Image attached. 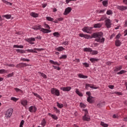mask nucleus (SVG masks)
Here are the masks:
<instances>
[{
	"label": "nucleus",
	"instance_id": "f257e3e1",
	"mask_svg": "<svg viewBox=\"0 0 127 127\" xmlns=\"http://www.w3.org/2000/svg\"><path fill=\"white\" fill-rule=\"evenodd\" d=\"M104 33L102 32H95L91 34V36L90 35H84V38L86 39H92V38H95L94 41L96 42H99V43H102L104 44L105 42V38H103Z\"/></svg>",
	"mask_w": 127,
	"mask_h": 127
},
{
	"label": "nucleus",
	"instance_id": "f03ea898",
	"mask_svg": "<svg viewBox=\"0 0 127 127\" xmlns=\"http://www.w3.org/2000/svg\"><path fill=\"white\" fill-rule=\"evenodd\" d=\"M33 29H34V30H40V31H42L43 33H49V32H51V30L42 28L41 25H35L33 27Z\"/></svg>",
	"mask_w": 127,
	"mask_h": 127
},
{
	"label": "nucleus",
	"instance_id": "7ed1b4c3",
	"mask_svg": "<svg viewBox=\"0 0 127 127\" xmlns=\"http://www.w3.org/2000/svg\"><path fill=\"white\" fill-rule=\"evenodd\" d=\"M83 111L85 112L84 116L82 117L83 121H84L85 122H90V120H91V118L88 115V110L83 109Z\"/></svg>",
	"mask_w": 127,
	"mask_h": 127
},
{
	"label": "nucleus",
	"instance_id": "20e7f679",
	"mask_svg": "<svg viewBox=\"0 0 127 127\" xmlns=\"http://www.w3.org/2000/svg\"><path fill=\"white\" fill-rule=\"evenodd\" d=\"M51 92L53 95H54L55 96H57V97H59V96H60V91L59 90L53 88L51 89Z\"/></svg>",
	"mask_w": 127,
	"mask_h": 127
},
{
	"label": "nucleus",
	"instance_id": "39448f33",
	"mask_svg": "<svg viewBox=\"0 0 127 127\" xmlns=\"http://www.w3.org/2000/svg\"><path fill=\"white\" fill-rule=\"evenodd\" d=\"M92 29H93V27H85L82 29V30L84 32H86V33H89V34H91V33H92Z\"/></svg>",
	"mask_w": 127,
	"mask_h": 127
},
{
	"label": "nucleus",
	"instance_id": "423d86ee",
	"mask_svg": "<svg viewBox=\"0 0 127 127\" xmlns=\"http://www.w3.org/2000/svg\"><path fill=\"white\" fill-rule=\"evenodd\" d=\"M13 112V109H9L5 114V116L6 118H10L11 117V115H12V113Z\"/></svg>",
	"mask_w": 127,
	"mask_h": 127
},
{
	"label": "nucleus",
	"instance_id": "0eeeda50",
	"mask_svg": "<svg viewBox=\"0 0 127 127\" xmlns=\"http://www.w3.org/2000/svg\"><path fill=\"white\" fill-rule=\"evenodd\" d=\"M105 25L107 28H111V25H112V23L110 19H107L105 20Z\"/></svg>",
	"mask_w": 127,
	"mask_h": 127
},
{
	"label": "nucleus",
	"instance_id": "6e6552de",
	"mask_svg": "<svg viewBox=\"0 0 127 127\" xmlns=\"http://www.w3.org/2000/svg\"><path fill=\"white\" fill-rule=\"evenodd\" d=\"M72 10V8L71 7H68L66 8H65L64 12V15H67V14H69L70 12H71V11Z\"/></svg>",
	"mask_w": 127,
	"mask_h": 127
},
{
	"label": "nucleus",
	"instance_id": "1a4fd4ad",
	"mask_svg": "<svg viewBox=\"0 0 127 127\" xmlns=\"http://www.w3.org/2000/svg\"><path fill=\"white\" fill-rule=\"evenodd\" d=\"M25 66H29V64H26L25 63H21L16 65V68H23Z\"/></svg>",
	"mask_w": 127,
	"mask_h": 127
},
{
	"label": "nucleus",
	"instance_id": "9d476101",
	"mask_svg": "<svg viewBox=\"0 0 127 127\" xmlns=\"http://www.w3.org/2000/svg\"><path fill=\"white\" fill-rule=\"evenodd\" d=\"M72 88L71 86H67L66 87H61V90H62L64 92H69L70 90H71Z\"/></svg>",
	"mask_w": 127,
	"mask_h": 127
},
{
	"label": "nucleus",
	"instance_id": "9b49d317",
	"mask_svg": "<svg viewBox=\"0 0 127 127\" xmlns=\"http://www.w3.org/2000/svg\"><path fill=\"white\" fill-rule=\"evenodd\" d=\"M94 97L92 96H88L87 99V101L89 104H93V103H95V100H93Z\"/></svg>",
	"mask_w": 127,
	"mask_h": 127
},
{
	"label": "nucleus",
	"instance_id": "f8f14e48",
	"mask_svg": "<svg viewBox=\"0 0 127 127\" xmlns=\"http://www.w3.org/2000/svg\"><path fill=\"white\" fill-rule=\"evenodd\" d=\"M29 111L30 113H35L37 111V108L35 106H31L29 108Z\"/></svg>",
	"mask_w": 127,
	"mask_h": 127
},
{
	"label": "nucleus",
	"instance_id": "ddd939ff",
	"mask_svg": "<svg viewBox=\"0 0 127 127\" xmlns=\"http://www.w3.org/2000/svg\"><path fill=\"white\" fill-rule=\"evenodd\" d=\"M26 41H27V42H29L30 44H34V43L32 42V41H35V38H28L26 40Z\"/></svg>",
	"mask_w": 127,
	"mask_h": 127
},
{
	"label": "nucleus",
	"instance_id": "4468645a",
	"mask_svg": "<svg viewBox=\"0 0 127 127\" xmlns=\"http://www.w3.org/2000/svg\"><path fill=\"white\" fill-rule=\"evenodd\" d=\"M117 7L118 9H120V10H122V11H124V10H126V9H127V6H118Z\"/></svg>",
	"mask_w": 127,
	"mask_h": 127
},
{
	"label": "nucleus",
	"instance_id": "2eb2a0df",
	"mask_svg": "<svg viewBox=\"0 0 127 127\" xmlns=\"http://www.w3.org/2000/svg\"><path fill=\"white\" fill-rule=\"evenodd\" d=\"M122 68H123V66H122V65H120L118 66H115L114 71H115V72H118V71H120V70H122Z\"/></svg>",
	"mask_w": 127,
	"mask_h": 127
},
{
	"label": "nucleus",
	"instance_id": "dca6fc26",
	"mask_svg": "<svg viewBox=\"0 0 127 127\" xmlns=\"http://www.w3.org/2000/svg\"><path fill=\"white\" fill-rule=\"evenodd\" d=\"M90 87L91 89H97L98 87H94L93 85H91L90 84H86L85 85V89H88Z\"/></svg>",
	"mask_w": 127,
	"mask_h": 127
},
{
	"label": "nucleus",
	"instance_id": "f3484780",
	"mask_svg": "<svg viewBox=\"0 0 127 127\" xmlns=\"http://www.w3.org/2000/svg\"><path fill=\"white\" fill-rule=\"evenodd\" d=\"M93 27L94 28H100V27H102V24L101 23L94 24Z\"/></svg>",
	"mask_w": 127,
	"mask_h": 127
},
{
	"label": "nucleus",
	"instance_id": "a211bd4d",
	"mask_svg": "<svg viewBox=\"0 0 127 127\" xmlns=\"http://www.w3.org/2000/svg\"><path fill=\"white\" fill-rule=\"evenodd\" d=\"M78 76L79 78H82V79H87V78H88V76L84 75L81 73L78 74Z\"/></svg>",
	"mask_w": 127,
	"mask_h": 127
},
{
	"label": "nucleus",
	"instance_id": "6ab92c4d",
	"mask_svg": "<svg viewBox=\"0 0 127 127\" xmlns=\"http://www.w3.org/2000/svg\"><path fill=\"white\" fill-rule=\"evenodd\" d=\"M56 50L60 52L61 51H63V50H65V48H64L63 47H59L56 48Z\"/></svg>",
	"mask_w": 127,
	"mask_h": 127
},
{
	"label": "nucleus",
	"instance_id": "aec40b11",
	"mask_svg": "<svg viewBox=\"0 0 127 127\" xmlns=\"http://www.w3.org/2000/svg\"><path fill=\"white\" fill-rule=\"evenodd\" d=\"M84 52H92L93 50L90 48H85L83 49Z\"/></svg>",
	"mask_w": 127,
	"mask_h": 127
},
{
	"label": "nucleus",
	"instance_id": "412c9836",
	"mask_svg": "<svg viewBox=\"0 0 127 127\" xmlns=\"http://www.w3.org/2000/svg\"><path fill=\"white\" fill-rule=\"evenodd\" d=\"M75 93H76V94L78 95V96H79V97H83V93H81L80 91H79V89H76V91H75Z\"/></svg>",
	"mask_w": 127,
	"mask_h": 127
},
{
	"label": "nucleus",
	"instance_id": "4be33fe9",
	"mask_svg": "<svg viewBox=\"0 0 127 127\" xmlns=\"http://www.w3.org/2000/svg\"><path fill=\"white\" fill-rule=\"evenodd\" d=\"M105 106V102H100L97 104V107L99 108H102V107H104Z\"/></svg>",
	"mask_w": 127,
	"mask_h": 127
},
{
	"label": "nucleus",
	"instance_id": "5701e85b",
	"mask_svg": "<svg viewBox=\"0 0 127 127\" xmlns=\"http://www.w3.org/2000/svg\"><path fill=\"white\" fill-rule=\"evenodd\" d=\"M90 61H91L92 63H95V62H98V61H99V59H95V58H91L90 59Z\"/></svg>",
	"mask_w": 127,
	"mask_h": 127
},
{
	"label": "nucleus",
	"instance_id": "b1692460",
	"mask_svg": "<svg viewBox=\"0 0 127 127\" xmlns=\"http://www.w3.org/2000/svg\"><path fill=\"white\" fill-rule=\"evenodd\" d=\"M50 63H51V64H53L54 65H58V66L60 65V64H59L58 62H54L53 60H50Z\"/></svg>",
	"mask_w": 127,
	"mask_h": 127
},
{
	"label": "nucleus",
	"instance_id": "393cba45",
	"mask_svg": "<svg viewBox=\"0 0 127 127\" xmlns=\"http://www.w3.org/2000/svg\"><path fill=\"white\" fill-rule=\"evenodd\" d=\"M121 43L119 40H117L115 41L116 46H118V47L121 46Z\"/></svg>",
	"mask_w": 127,
	"mask_h": 127
},
{
	"label": "nucleus",
	"instance_id": "a878e982",
	"mask_svg": "<svg viewBox=\"0 0 127 127\" xmlns=\"http://www.w3.org/2000/svg\"><path fill=\"white\" fill-rule=\"evenodd\" d=\"M108 0H106L102 1V4L103 6H105L106 7L108 6Z\"/></svg>",
	"mask_w": 127,
	"mask_h": 127
},
{
	"label": "nucleus",
	"instance_id": "bb28decb",
	"mask_svg": "<svg viewBox=\"0 0 127 127\" xmlns=\"http://www.w3.org/2000/svg\"><path fill=\"white\" fill-rule=\"evenodd\" d=\"M49 116H51L52 119L54 120H57L58 119V117L54 115H52L51 113H49Z\"/></svg>",
	"mask_w": 127,
	"mask_h": 127
},
{
	"label": "nucleus",
	"instance_id": "cd10ccee",
	"mask_svg": "<svg viewBox=\"0 0 127 127\" xmlns=\"http://www.w3.org/2000/svg\"><path fill=\"white\" fill-rule=\"evenodd\" d=\"M100 125H101V126H102V127H109V125H108L107 124H105V123H104L103 122H101Z\"/></svg>",
	"mask_w": 127,
	"mask_h": 127
},
{
	"label": "nucleus",
	"instance_id": "c85d7f7f",
	"mask_svg": "<svg viewBox=\"0 0 127 127\" xmlns=\"http://www.w3.org/2000/svg\"><path fill=\"white\" fill-rule=\"evenodd\" d=\"M46 19L48 21H53V20H54V19L53 18H51L50 16L46 17Z\"/></svg>",
	"mask_w": 127,
	"mask_h": 127
},
{
	"label": "nucleus",
	"instance_id": "c756f323",
	"mask_svg": "<svg viewBox=\"0 0 127 127\" xmlns=\"http://www.w3.org/2000/svg\"><path fill=\"white\" fill-rule=\"evenodd\" d=\"M33 94L35 96V97H37V98H39V99H40V100H42V98L41 97V96H40V95H38L37 93L33 92Z\"/></svg>",
	"mask_w": 127,
	"mask_h": 127
},
{
	"label": "nucleus",
	"instance_id": "7c9ffc66",
	"mask_svg": "<svg viewBox=\"0 0 127 127\" xmlns=\"http://www.w3.org/2000/svg\"><path fill=\"white\" fill-rule=\"evenodd\" d=\"M21 104L24 106H26L27 105V101H26V100L22 101Z\"/></svg>",
	"mask_w": 127,
	"mask_h": 127
},
{
	"label": "nucleus",
	"instance_id": "2f4dec72",
	"mask_svg": "<svg viewBox=\"0 0 127 127\" xmlns=\"http://www.w3.org/2000/svg\"><path fill=\"white\" fill-rule=\"evenodd\" d=\"M26 51H27V52H30L31 53H37V52H36V51H34L33 50H26Z\"/></svg>",
	"mask_w": 127,
	"mask_h": 127
},
{
	"label": "nucleus",
	"instance_id": "473e14b6",
	"mask_svg": "<svg viewBox=\"0 0 127 127\" xmlns=\"http://www.w3.org/2000/svg\"><path fill=\"white\" fill-rule=\"evenodd\" d=\"M31 15L33 17H38V14H37V13H34V12H32L31 13Z\"/></svg>",
	"mask_w": 127,
	"mask_h": 127
},
{
	"label": "nucleus",
	"instance_id": "72a5a7b5",
	"mask_svg": "<svg viewBox=\"0 0 127 127\" xmlns=\"http://www.w3.org/2000/svg\"><path fill=\"white\" fill-rule=\"evenodd\" d=\"M39 74H41V76H42V77L44 78V79H47V76L43 73H42L41 72H39Z\"/></svg>",
	"mask_w": 127,
	"mask_h": 127
},
{
	"label": "nucleus",
	"instance_id": "f704fd0d",
	"mask_svg": "<svg viewBox=\"0 0 127 127\" xmlns=\"http://www.w3.org/2000/svg\"><path fill=\"white\" fill-rule=\"evenodd\" d=\"M53 35L56 37H59V36H60V34H59V32H56L53 33Z\"/></svg>",
	"mask_w": 127,
	"mask_h": 127
},
{
	"label": "nucleus",
	"instance_id": "c9c22d12",
	"mask_svg": "<svg viewBox=\"0 0 127 127\" xmlns=\"http://www.w3.org/2000/svg\"><path fill=\"white\" fill-rule=\"evenodd\" d=\"M57 107H58V108H60V109H62V108H63V107H64L63 104H59V102H57Z\"/></svg>",
	"mask_w": 127,
	"mask_h": 127
},
{
	"label": "nucleus",
	"instance_id": "e433bc0d",
	"mask_svg": "<svg viewBox=\"0 0 127 127\" xmlns=\"http://www.w3.org/2000/svg\"><path fill=\"white\" fill-rule=\"evenodd\" d=\"M2 1L3 2H4V3H5L6 4H9V5H12V3H10L5 0H3Z\"/></svg>",
	"mask_w": 127,
	"mask_h": 127
},
{
	"label": "nucleus",
	"instance_id": "4c0bfd02",
	"mask_svg": "<svg viewBox=\"0 0 127 127\" xmlns=\"http://www.w3.org/2000/svg\"><path fill=\"white\" fill-rule=\"evenodd\" d=\"M41 125L42 127H45V125H46V121H45V119H43Z\"/></svg>",
	"mask_w": 127,
	"mask_h": 127
},
{
	"label": "nucleus",
	"instance_id": "58836bf2",
	"mask_svg": "<svg viewBox=\"0 0 127 127\" xmlns=\"http://www.w3.org/2000/svg\"><path fill=\"white\" fill-rule=\"evenodd\" d=\"M126 70H121L120 72H118L117 74L118 75H122L123 74H124V73H126Z\"/></svg>",
	"mask_w": 127,
	"mask_h": 127
},
{
	"label": "nucleus",
	"instance_id": "ea45409f",
	"mask_svg": "<svg viewBox=\"0 0 127 127\" xmlns=\"http://www.w3.org/2000/svg\"><path fill=\"white\" fill-rule=\"evenodd\" d=\"M106 13L108 15H111V14L113 13V11H112L111 10H107Z\"/></svg>",
	"mask_w": 127,
	"mask_h": 127
},
{
	"label": "nucleus",
	"instance_id": "a19ab883",
	"mask_svg": "<svg viewBox=\"0 0 127 127\" xmlns=\"http://www.w3.org/2000/svg\"><path fill=\"white\" fill-rule=\"evenodd\" d=\"M3 16H4V17H5V18H6L7 19H9V18H11V15H8V14L5 15Z\"/></svg>",
	"mask_w": 127,
	"mask_h": 127
},
{
	"label": "nucleus",
	"instance_id": "79ce46f5",
	"mask_svg": "<svg viewBox=\"0 0 127 127\" xmlns=\"http://www.w3.org/2000/svg\"><path fill=\"white\" fill-rule=\"evenodd\" d=\"M20 61H24V62H29V61H30V60H29V59H21Z\"/></svg>",
	"mask_w": 127,
	"mask_h": 127
},
{
	"label": "nucleus",
	"instance_id": "37998d69",
	"mask_svg": "<svg viewBox=\"0 0 127 127\" xmlns=\"http://www.w3.org/2000/svg\"><path fill=\"white\" fill-rule=\"evenodd\" d=\"M10 100L11 101H13L14 102H16L17 101H18V99L15 98V97H11L10 98Z\"/></svg>",
	"mask_w": 127,
	"mask_h": 127
},
{
	"label": "nucleus",
	"instance_id": "c03bdc74",
	"mask_svg": "<svg viewBox=\"0 0 127 127\" xmlns=\"http://www.w3.org/2000/svg\"><path fill=\"white\" fill-rule=\"evenodd\" d=\"M14 90H15V91H16L17 93L18 92H20V93H22V90H21V89H19V88H14Z\"/></svg>",
	"mask_w": 127,
	"mask_h": 127
},
{
	"label": "nucleus",
	"instance_id": "a18cd8bd",
	"mask_svg": "<svg viewBox=\"0 0 127 127\" xmlns=\"http://www.w3.org/2000/svg\"><path fill=\"white\" fill-rule=\"evenodd\" d=\"M23 125H24V120H22L20 122L19 127H23Z\"/></svg>",
	"mask_w": 127,
	"mask_h": 127
},
{
	"label": "nucleus",
	"instance_id": "49530a36",
	"mask_svg": "<svg viewBox=\"0 0 127 127\" xmlns=\"http://www.w3.org/2000/svg\"><path fill=\"white\" fill-rule=\"evenodd\" d=\"M67 58L66 55H62V57L60 58V59H66Z\"/></svg>",
	"mask_w": 127,
	"mask_h": 127
},
{
	"label": "nucleus",
	"instance_id": "de8ad7c7",
	"mask_svg": "<svg viewBox=\"0 0 127 127\" xmlns=\"http://www.w3.org/2000/svg\"><path fill=\"white\" fill-rule=\"evenodd\" d=\"M80 107L81 108H85L86 107V105L84 104V103H80Z\"/></svg>",
	"mask_w": 127,
	"mask_h": 127
},
{
	"label": "nucleus",
	"instance_id": "09e8293b",
	"mask_svg": "<svg viewBox=\"0 0 127 127\" xmlns=\"http://www.w3.org/2000/svg\"><path fill=\"white\" fill-rule=\"evenodd\" d=\"M83 65H84L85 66V67H89V64L87 63H83Z\"/></svg>",
	"mask_w": 127,
	"mask_h": 127
},
{
	"label": "nucleus",
	"instance_id": "8fccbe9b",
	"mask_svg": "<svg viewBox=\"0 0 127 127\" xmlns=\"http://www.w3.org/2000/svg\"><path fill=\"white\" fill-rule=\"evenodd\" d=\"M5 73V69H0V74H3Z\"/></svg>",
	"mask_w": 127,
	"mask_h": 127
},
{
	"label": "nucleus",
	"instance_id": "3c124183",
	"mask_svg": "<svg viewBox=\"0 0 127 127\" xmlns=\"http://www.w3.org/2000/svg\"><path fill=\"white\" fill-rule=\"evenodd\" d=\"M44 26H45L46 28H48L49 29H50V26L48 24H44Z\"/></svg>",
	"mask_w": 127,
	"mask_h": 127
},
{
	"label": "nucleus",
	"instance_id": "603ef678",
	"mask_svg": "<svg viewBox=\"0 0 127 127\" xmlns=\"http://www.w3.org/2000/svg\"><path fill=\"white\" fill-rule=\"evenodd\" d=\"M86 95H87V96H88L89 97H92V96H91V92L90 91H87L86 93Z\"/></svg>",
	"mask_w": 127,
	"mask_h": 127
},
{
	"label": "nucleus",
	"instance_id": "864d4df0",
	"mask_svg": "<svg viewBox=\"0 0 127 127\" xmlns=\"http://www.w3.org/2000/svg\"><path fill=\"white\" fill-rule=\"evenodd\" d=\"M93 55H96V54H98V51H93L92 52Z\"/></svg>",
	"mask_w": 127,
	"mask_h": 127
},
{
	"label": "nucleus",
	"instance_id": "5fc2aeb1",
	"mask_svg": "<svg viewBox=\"0 0 127 127\" xmlns=\"http://www.w3.org/2000/svg\"><path fill=\"white\" fill-rule=\"evenodd\" d=\"M54 110L55 111H56V112H57V113H60V111H59V110H58V109H57V108H56V107H54Z\"/></svg>",
	"mask_w": 127,
	"mask_h": 127
},
{
	"label": "nucleus",
	"instance_id": "6e6d98bb",
	"mask_svg": "<svg viewBox=\"0 0 127 127\" xmlns=\"http://www.w3.org/2000/svg\"><path fill=\"white\" fill-rule=\"evenodd\" d=\"M115 94H116L118 96H122V93L120 92H115Z\"/></svg>",
	"mask_w": 127,
	"mask_h": 127
},
{
	"label": "nucleus",
	"instance_id": "4d7b16f0",
	"mask_svg": "<svg viewBox=\"0 0 127 127\" xmlns=\"http://www.w3.org/2000/svg\"><path fill=\"white\" fill-rule=\"evenodd\" d=\"M34 50H37V51H42V50H44V49H43L34 48Z\"/></svg>",
	"mask_w": 127,
	"mask_h": 127
},
{
	"label": "nucleus",
	"instance_id": "13d9d810",
	"mask_svg": "<svg viewBox=\"0 0 127 127\" xmlns=\"http://www.w3.org/2000/svg\"><path fill=\"white\" fill-rule=\"evenodd\" d=\"M120 38H121V34H118L116 37V39H120Z\"/></svg>",
	"mask_w": 127,
	"mask_h": 127
},
{
	"label": "nucleus",
	"instance_id": "bf43d9fd",
	"mask_svg": "<svg viewBox=\"0 0 127 127\" xmlns=\"http://www.w3.org/2000/svg\"><path fill=\"white\" fill-rule=\"evenodd\" d=\"M12 76H13V72L9 73L7 75V77L9 78V77H12Z\"/></svg>",
	"mask_w": 127,
	"mask_h": 127
},
{
	"label": "nucleus",
	"instance_id": "052dcab7",
	"mask_svg": "<svg viewBox=\"0 0 127 127\" xmlns=\"http://www.w3.org/2000/svg\"><path fill=\"white\" fill-rule=\"evenodd\" d=\"M113 119H118V116L117 115V114H114L113 116Z\"/></svg>",
	"mask_w": 127,
	"mask_h": 127
},
{
	"label": "nucleus",
	"instance_id": "680f3d73",
	"mask_svg": "<svg viewBox=\"0 0 127 127\" xmlns=\"http://www.w3.org/2000/svg\"><path fill=\"white\" fill-rule=\"evenodd\" d=\"M58 21H62L64 20V18H63L62 17L58 18Z\"/></svg>",
	"mask_w": 127,
	"mask_h": 127
},
{
	"label": "nucleus",
	"instance_id": "e2e57ef3",
	"mask_svg": "<svg viewBox=\"0 0 127 127\" xmlns=\"http://www.w3.org/2000/svg\"><path fill=\"white\" fill-rule=\"evenodd\" d=\"M7 66H9V67H15V65L14 64H7Z\"/></svg>",
	"mask_w": 127,
	"mask_h": 127
},
{
	"label": "nucleus",
	"instance_id": "0e129e2a",
	"mask_svg": "<svg viewBox=\"0 0 127 127\" xmlns=\"http://www.w3.org/2000/svg\"><path fill=\"white\" fill-rule=\"evenodd\" d=\"M108 87L110 89H114V88L115 87V86L110 85H109Z\"/></svg>",
	"mask_w": 127,
	"mask_h": 127
},
{
	"label": "nucleus",
	"instance_id": "69168bd1",
	"mask_svg": "<svg viewBox=\"0 0 127 127\" xmlns=\"http://www.w3.org/2000/svg\"><path fill=\"white\" fill-rule=\"evenodd\" d=\"M116 36L115 34H113L110 37V39H112V38H113V37H115V36Z\"/></svg>",
	"mask_w": 127,
	"mask_h": 127
},
{
	"label": "nucleus",
	"instance_id": "338daca9",
	"mask_svg": "<svg viewBox=\"0 0 127 127\" xmlns=\"http://www.w3.org/2000/svg\"><path fill=\"white\" fill-rule=\"evenodd\" d=\"M80 37H85V34H79Z\"/></svg>",
	"mask_w": 127,
	"mask_h": 127
},
{
	"label": "nucleus",
	"instance_id": "774afa93",
	"mask_svg": "<svg viewBox=\"0 0 127 127\" xmlns=\"http://www.w3.org/2000/svg\"><path fill=\"white\" fill-rule=\"evenodd\" d=\"M20 53H22V54L25 53V51L23 50H20Z\"/></svg>",
	"mask_w": 127,
	"mask_h": 127
}]
</instances>
